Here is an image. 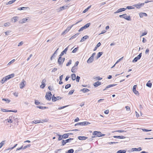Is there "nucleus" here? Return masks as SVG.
Wrapping results in <instances>:
<instances>
[{
	"label": "nucleus",
	"mask_w": 153,
	"mask_h": 153,
	"mask_svg": "<svg viewBox=\"0 0 153 153\" xmlns=\"http://www.w3.org/2000/svg\"><path fill=\"white\" fill-rule=\"evenodd\" d=\"M82 20L77 22L75 24L72 25L71 26L68 27L62 33L61 35H64L66 34L71 29L72 27L74 25H76L81 21Z\"/></svg>",
	"instance_id": "1"
},
{
	"label": "nucleus",
	"mask_w": 153,
	"mask_h": 153,
	"mask_svg": "<svg viewBox=\"0 0 153 153\" xmlns=\"http://www.w3.org/2000/svg\"><path fill=\"white\" fill-rule=\"evenodd\" d=\"M92 134L95 135L96 137H98L104 136L105 135V134H102L100 131H94Z\"/></svg>",
	"instance_id": "2"
},
{
	"label": "nucleus",
	"mask_w": 153,
	"mask_h": 153,
	"mask_svg": "<svg viewBox=\"0 0 153 153\" xmlns=\"http://www.w3.org/2000/svg\"><path fill=\"white\" fill-rule=\"evenodd\" d=\"M52 95L51 91H49L48 92H47L45 96V98L46 100L48 101H50L52 98Z\"/></svg>",
	"instance_id": "3"
},
{
	"label": "nucleus",
	"mask_w": 153,
	"mask_h": 153,
	"mask_svg": "<svg viewBox=\"0 0 153 153\" xmlns=\"http://www.w3.org/2000/svg\"><path fill=\"white\" fill-rule=\"evenodd\" d=\"M91 123L88 121H84L82 122L78 123L75 124L74 126H76L78 125L82 126H86L90 124Z\"/></svg>",
	"instance_id": "4"
},
{
	"label": "nucleus",
	"mask_w": 153,
	"mask_h": 153,
	"mask_svg": "<svg viewBox=\"0 0 153 153\" xmlns=\"http://www.w3.org/2000/svg\"><path fill=\"white\" fill-rule=\"evenodd\" d=\"M91 25V23H88L84 25V26L82 27L79 30V32H80L88 28V27H89V26Z\"/></svg>",
	"instance_id": "5"
},
{
	"label": "nucleus",
	"mask_w": 153,
	"mask_h": 153,
	"mask_svg": "<svg viewBox=\"0 0 153 153\" xmlns=\"http://www.w3.org/2000/svg\"><path fill=\"white\" fill-rule=\"evenodd\" d=\"M142 56V53H140L137 56L134 58L132 61V62L134 63L137 62L138 60L141 58Z\"/></svg>",
	"instance_id": "6"
},
{
	"label": "nucleus",
	"mask_w": 153,
	"mask_h": 153,
	"mask_svg": "<svg viewBox=\"0 0 153 153\" xmlns=\"http://www.w3.org/2000/svg\"><path fill=\"white\" fill-rule=\"evenodd\" d=\"M145 3H138L137 4H135L133 5V6L136 7L137 9H140L141 7L143 6Z\"/></svg>",
	"instance_id": "7"
},
{
	"label": "nucleus",
	"mask_w": 153,
	"mask_h": 153,
	"mask_svg": "<svg viewBox=\"0 0 153 153\" xmlns=\"http://www.w3.org/2000/svg\"><path fill=\"white\" fill-rule=\"evenodd\" d=\"M62 98V97L59 96H57L56 97H55L54 96V94L52 97V100L53 102H55L57 100H61Z\"/></svg>",
	"instance_id": "8"
},
{
	"label": "nucleus",
	"mask_w": 153,
	"mask_h": 153,
	"mask_svg": "<svg viewBox=\"0 0 153 153\" xmlns=\"http://www.w3.org/2000/svg\"><path fill=\"white\" fill-rule=\"evenodd\" d=\"M29 20H30L29 17L23 18L22 20L19 21V24H22L28 22Z\"/></svg>",
	"instance_id": "9"
},
{
	"label": "nucleus",
	"mask_w": 153,
	"mask_h": 153,
	"mask_svg": "<svg viewBox=\"0 0 153 153\" xmlns=\"http://www.w3.org/2000/svg\"><path fill=\"white\" fill-rule=\"evenodd\" d=\"M1 110L2 111L4 112H13L14 113H16L17 111V110H8L4 108H1Z\"/></svg>",
	"instance_id": "10"
},
{
	"label": "nucleus",
	"mask_w": 153,
	"mask_h": 153,
	"mask_svg": "<svg viewBox=\"0 0 153 153\" xmlns=\"http://www.w3.org/2000/svg\"><path fill=\"white\" fill-rule=\"evenodd\" d=\"M15 74H9L7 76L4 77L6 81L9 80L11 78H12L14 76Z\"/></svg>",
	"instance_id": "11"
},
{
	"label": "nucleus",
	"mask_w": 153,
	"mask_h": 153,
	"mask_svg": "<svg viewBox=\"0 0 153 153\" xmlns=\"http://www.w3.org/2000/svg\"><path fill=\"white\" fill-rule=\"evenodd\" d=\"M26 81L23 80L20 84V88L21 89L23 88L25 85Z\"/></svg>",
	"instance_id": "12"
},
{
	"label": "nucleus",
	"mask_w": 153,
	"mask_h": 153,
	"mask_svg": "<svg viewBox=\"0 0 153 153\" xmlns=\"http://www.w3.org/2000/svg\"><path fill=\"white\" fill-rule=\"evenodd\" d=\"M62 56L59 55L57 60V62L59 65H62L63 64L62 60Z\"/></svg>",
	"instance_id": "13"
},
{
	"label": "nucleus",
	"mask_w": 153,
	"mask_h": 153,
	"mask_svg": "<svg viewBox=\"0 0 153 153\" xmlns=\"http://www.w3.org/2000/svg\"><path fill=\"white\" fill-rule=\"evenodd\" d=\"M126 10V9L124 8H120L117 10L116 12L114 13L116 14L118 13L121 12L123 11H125Z\"/></svg>",
	"instance_id": "14"
},
{
	"label": "nucleus",
	"mask_w": 153,
	"mask_h": 153,
	"mask_svg": "<svg viewBox=\"0 0 153 153\" xmlns=\"http://www.w3.org/2000/svg\"><path fill=\"white\" fill-rule=\"evenodd\" d=\"M94 60V58L92 57V56H90L87 61V63L89 64L93 62Z\"/></svg>",
	"instance_id": "15"
},
{
	"label": "nucleus",
	"mask_w": 153,
	"mask_h": 153,
	"mask_svg": "<svg viewBox=\"0 0 153 153\" xmlns=\"http://www.w3.org/2000/svg\"><path fill=\"white\" fill-rule=\"evenodd\" d=\"M101 85V82L99 81L95 82L93 84L95 88Z\"/></svg>",
	"instance_id": "16"
},
{
	"label": "nucleus",
	"mask_w": 153,
	"mask_h": 153,
	"mask_svg": "<svg viewBox=\"0 0 153 153\" xmlns=\"http://www.w3.org/2000/svg\"><path fill=\"white\" fill-rule=\"evenodd\" d=\"M142 149L141 147H139L138 148H133L131 149V151L132 152L134 151H140L142 150Z\"/></svg>",
	"instance_id": "17"
},
{
	"label": "nucleus",
	"mask_w": 153,
	"mask_h": 153,
	"mask_svg": "<svg viewBox=\"0 0 153 153\" xmlns=\"http://www.w3.org/2000/svg\"><path fill=\"white\" fill-rule=\"evenodd\" d=\"M68 48V47H66L63 51H62L60 54V56H63L64 54L65 53H66V52L67 51Z\"/></svg>",
	"instance_id": "18"
},
{
	"label": "nucleus",
	"mask_w": 153,
	"mask_h": 153,
	"mask_svg": "<svg viewBox=\"0 0 153 153\" xmlns=\"http://www.w3.org/2000/svg\"><path fill=\"white\" fill-rule=\"evenodd\" d=\"M117 85V84H116L109 85H108V86H107L105 87V88L103 90V91H104L105 90H106L108 88H111V87H114V86H115L116 85Z\"/></svg>",
	"instance_id": "19"
},
{
	"label": "nucleus",
	"mask_w": 153,
	"mask_h": 153,
	"mask_svg": "<svg viewBox=\"0 0 153 153\" xmlns=\"http://www.w3.org/2000/svg\"><path fill=\"white\" fill-rule=\"evenodd\" d=\"M78 138L80 140H85L88 138V137L85 136H79L78 137Z\"/></svg>",
	"instance_id": "20"
},
{
	"label": "nucleus",
	"mask_w": 153,
	"mask_h": 153,
	"mask_svg": "<svg viewBox=\"0 0 153 153\" xmlns=\"http://www.w3.org/2000/svg\"><path fill=\"white\" fill-rule=\"evenodd\" d=\"M123 18L127 21H131V16H127L126 14V16H124Z\"/></svg>",
	"instance_id": "21"
},
{
	"label": "nucleus",
	"mask_w": 153,
	"mask_h": 153,
	"mask_svg": "<svg viewBox=\"0 0 153 153\" xmlns=\"http://www.w3.org/2000/svg\"><path fill=\"white\" fill-rule=\"evenodd\" d=\"M139 15L140 18H143V16H148L147 14L145 13H140Z\"/></svg>",
	"instance_id": "22"
},
{
	"label": "nucleus",
	"mask_w": 153,
	"mask_h": 153,
	"mask_svg": "<svg viewBox=\"0 0 153 153\" xmlns=\"http://www.w3.org/2000/svg\"><path fill=\"white\" fill-rule=\"evenodd\" d=\"M89 36L88 35H85L81 39L80 42H83L85 40H86L88 38Z\"/></svg>",
	"instance_id": "23"
},
{
	"label": "nucleus",
	"mask_w": 153,
	"mask_h": 153,
	"mask_svg": "<svg viewBox=\"0 0 153 153\" xmlns=\"http://www.w3.org/2000/svg\"><path fill=\"white\" fill-rule=\"evenodd\" d=\"M28 9H29V7H19L17 8V10H25Z\"/></svg>",
	"instance_id": "24"
},
{
	"label": "nucleus",
	"mask_w": 153,
	"mask_h": 153,
	"mask_svg": "<svg viewBox=\"0 0 153 153\" xmlns=\"http://www.w3.org/2000/svg\"><path fill=\"white\" fill-rule=\"evenodd\" d=\"M89 90L87 88H83L80 90V91L82 92L83 93H86L89 91Z\"/></svg>",
	"instance_id": "25"
},
{
	"label": "nucleus",
	"mask_w": 153,
	"mask_h": 153,
	"mask_svg": "<svg viewBox=\"0 0 153 153\" xmlns=\"http://www.w3.org/2000/svg\"><path fill=\"white\" fill-rule=\"evenodd\" d=\"M69 7L67 5H64L63 6L60 7V10H62L65 9H67Z\"/></svg>",
	"instance_id": "26"
},
{
	"label": "nucleus",
	"mask_w": 153,
	"mask_h": 153,
	"mask_svg": "<svg viewBox=\"0 0 153 153\" xmlns=\"http://www.w3.org/2000/svg\"><path fill=\"white\" fill-rule=\"evenodd\" d=\"M34 103H35V104L36 105H38L39 104L43 105H45V104H43V103H41L40 102H39L38 100H35Z\"/></svg>",
	"instance_id": "27"
},
{
	"label": "nucleus",
	"mask_w": 153,
	"mask_h": 153,
	"mask_svg": "<svg viewBox=\"0 0 153 153\" xmlns=\"http://www.w3.org/2000/svg\"><path fill=\"white\" fill-rule=\"evenodd\" d=\"M146 86L149 88H151L152 86V83L150 82V81H149L146 84Z\"/></svg>",
	"instance_id": "28"
},
{
	"label": "nucleus",
	"mask_w": 153,
	"mask_h": 153,
	"mask_svg": "<svg viewBox=\"0 0 153 153\" xmlns=\"http://www.w3.org/2000/svg\"><path fill=\"white\" fill-rule=\"evenodd\" d=\"M103 53L102 52H99L97 54V56L96 57V59H98L100 57L101 55L103 54Z\"/></svg>",
	"instance_id": "29"
},
{
	"label": "nucleus",
	"mask_w": 153,
	"mask_h": 153,
	"mask_svg": "<svg viewBox=\"0 0 153 153\" xmlns=\"http://www.w3.org/2000/svg\"><path fill=\"white\" fill-rule=\"evenodd\" d=\"M71 79H72V80L73 81L75 80L76 79V74L74 73L72 74L71 75Z\"/></svg>",
	"instance_id": "30"
},
{
	"label": "nucleus",
	"mask_w": 153,
	"mask_h": 153,
	"mask_svg": "<svg viewBox=\"0 0 153 153\" xmlns=\"http://www.w3.org/2000/svg\"><path fill=\"white\" fill-rule=\"evenodd\" d=\"M56 136H58V141H60V140H63L62 139L63 138V137H62V135H60V134H57L56 135Z\"/></svg>",
	"instance_id": "31"
},
{
	"label": "nucleus",
	"mask_w": 153,
	"mask_h": 153,
	"mask_svg": "<svg viewBox=\"0 0 153 153\" xmlns=\"http://www.w3.org/2000/svg\"><path fill=\"white\" fill-rule=\"evenodd\" d=\"M36 107L40 109H43L48 108V107L46 106H37Z\"/></svg>",
	"instance_id": "32"
},
{
	"label": "nucleus",
	"mask_w": 153,
	"mask_h": 153,
	"mask_svg": "<svg viewBox=\"0 0 153 153\" xmlns=\"http://www.w3.org/2000/svg\"><path fill=\"white\" fill-rule=\"evenodd\" d=\"M19 18V17L16 16L15 17H14L12 18V20H14V22H16L18 20Z\"/></svg>",
	"instance_id": "33"
},
{
	"label": "nucleus",
	"mask_w": 153,
	"mask_h": 153,
	"mask_svg": "<svg viewBox=\"0 0 153 153\" xmlns=\"http://www.w3.org/2000/svg\"><path fill=\"white\" fill-rule=\"evenodd\" d=\"M63 139H65L68 137V135L67 133L62 135Z\"/></svg>",
	"instance_id": "34"
},
{
	"label": "nucleus",
	"mask_w": 153,
	"mask_h": 153,
	"mask_svg": "<svg viewBox=\"0 0 153 153\" xmlns=\"http://www.w3.org/2000/svg\"><path fill=\"white\" fill-rule=\"evenodd\" d=\"M126 151L125 150H120L118 151L116 153H126Z\"/></svg>",
	"instance_id": "35"
},
{
	"label": "nucleus",
	"mask_w": 153,
	"mask_h": 153,
	"mask_svg": "<svg viewBox=\"0 0 153 153\" xmlns=\"http://www.w3.org/2000/svg\"><path fill=\"white\" fill-rule=\"evenodd\" d=\"M32 123L36 124L37 123H42V122H41V120H34V121H33L32 122Z\"/></svg>",
	"instance_id": "36"
},
{
	"label": "nucleus",
	"mask_w": 153,
	"mask_h": 153,
	"mask_svg": "<svg viewBox=\"0 0 153 153\" xmlns=\"http://www.w3.org/2000/svg\"><path fill=\"white\" fill-rule=\"evenodd\" d=\"M79 33H77L76 34H75L74 36H72L71 38L69 40L73 39L75 38H76L77 36L79 34Z\"/></svg>",
	"instance_id": "37"
},
{
	"label": "nucleus",
	"mask_w": 153,
	"mask_h": 153,
	"mask_svg": "<svg viewBox=\"0 0 153 153\" xmlns=\"http://www.w3.org/2000/svg\"><path fill=\"white\" fill-rule=\"evenodd\" d=\"M2 100L3 101H6L7 103H9L11 101L10 100H9L7 98H3L2 99Z\"/></svg>",
	"instance_id": "38"
},
{
	"label": "nucleus",
	"mask_w": 153,
	"mask_h": 153,
	"mask_svg": "<svg viewBox=\"0 0 153 153\" xmlns=\"http://www.w3.org/2000/svg\"><path fill=\"white\" fill-rule=\"evenodd\" d=\"M91 6L90 5L86 9H85V10H84L82 13H86L87 11H88V10L91 7Z\"/></svg>",
	"instance_id": "39"
},
{
	"label": "nucleus",
	"mask_w": 153,
	"mask_h": 153,
	"mask_svg": "<svg viewBox=\"0 0 153 153\" xmlns=\"http://www.w3.org/2000/svg\"><path fill=\"white\" fill-rule=\"evenodd\" d=\"M12 116H10L9 117V119H7V122L10 123H12L13 121L12 120Z\"/></svg>",
	"instance_id": "40"
},
{
	"label": "nucleus",
	"mask_w": 153,
	"mask_h": 153,
	"mask_svg": "<svg viewBox=\"0 0 153 153\" xmlns=\"http://www.w3.org/2000/svg\"><path fill=\"white\" fill-rule=\"evenodd\" d=\"M16 0H12L9 1L7 4L6 5L10 4L14 2H15Z\"/></svg>",
	"instance_id": "41"
},
{
	"label": "nucleus",
	"mask_w": 153,
	"mask_h": 153,
	"mask_svg": "<svg viewBox=\"0 0 153 153\" xmlns=\"http://www.w3.org/2000/svg\"><path fill=\"white\" fill-rule=\"evenodd\" d=\"M74 152V150L73 149H71L68 150L66 152V153H73Z\"/></svg>",
	"instance_id": "42"
},
{
	"label": "nucleus",
	"mask_w": 153,
	"mask_h": 153,
	"mask_svg": "<svg viewBox=\"0 0 153 153\" xmlns=\"http://www.w3.org/2000/svg\"><path fill=\"white\" fill-rule=\"evenodd\" d=\"M133 6H128L126 7V8H125V9H126V10L127 9L130 10V9H134V7H133Z\"/></svg>",
	"instance_id": "43"
},
{
	"label": "nucleus",
	"mask_w": 153,
	"mask_h": 153,
	"mask_svg": "<svg viewBox=\"0 0 153 153\" xmlns=\"http://www.w3.org/2000/svg\"><path fill=\"white\" fill-rule=\"evenodd\" d=\"M6 81H7L6 79L4 77L0 81V82L3 84H4Z\"/></svg>",
	"instance_id": "44"
},
{
	"label": "nucleus",
	"mask_w": 153,
	"mask_h": 153,
	"mask_svg": "<svg viewBox=\"0 0 153 153\" xmlns=\"http://www.w3.org/2000/svg\"><path fill=\"white\" fill-rule=\"evenodd\" d=\"M45 86V83H44L43 82H42V85L40 86V88L42 89H43L44 88Z\"/></svg>",
	"instance_id": "45"
},
{
	"label": "nucleus",
	"mask_w": 153,
	"mask_h": 153,
	"mask_svg": "<svg viewBox=\"0 0 153 153\" xmlns=\"http://www.w3.org/2000/svg\"><path fill=\"white\" fill-rule=\"evenodd\" d=\"M62 145L61 146H64L67 143L65 140H63L62 141Z\"/></svg>",
	"instance_id": "46"
},
{
	"label": "nucleus",
	"mask_w": 153,
	"mask_h": 153,
	"mask_svg": "<svg viewBox=\"0 0 153 153\" xmlns=\"http://www.w3.org/2000/svg\"><path fill=\"white\" fill-rule=\"evenodd\" d=\"M71 85L70 84H68L66 85L65 86V89H68V88L71 87Z\"/></svg>",
	"instance_id": "47"
},
{
	"label": "nucleus",
	"mask_w": 153,
	"mask_h": 153,
	"mask_svg": "<svg viewBox=\"0 0 153 153\" xmlns=\"http://www.w3.org/2000/svg\"><path fill=\"white\" fill-rule=\"evenodd\" d=\"M74 139L73 138H69V139L66 140H65L67 143H70L71 141V140H73Z\"/></svg>",
	"instance_id": "48"
},
{
	"label": "nucleus",
	"mask_w": 153,
	"mask_h": 153,
	"mask_svg": "<svg viewBox=\"0 0 153 153\" xmlns=\"http://www.w3.org/2000/svg\"><path fill=\"white\" fill-rule=\"evenodd\" d=\"M5 140L2 141L1 143H0V149L1 148L3 145L4 144Z\"/></svg>",
	"instance_id": "49"
},
{
	"label": "nucleus",
	"mask_w": 153,
	"mask_h": 153,
	"mask_svg": "<svg viewBox=\"0 0 153 153\" xmlns=\"http://www.w3.org/2000/svg\"><path fill=\"white\" fill-rule=\"evenodd\" d=\"M79 49V47H77L76 48H75L72 51V53H75L76 51L78 50Z\"/></svg>",
	"instance_id": "50"
},
{
	"label": "nucleus",
	"mask_w": 153,
	"mask_h": 153,
	"mask_svg": "<svg viewBox=\"0 0 153 153\" xmlns=\"http://www.w3.org/2000/svg\"><path fill=\"white\" fill-rule=\"evenodd\" d=\"M141 129L143 130V131L144 132H149V131H152V130L151 129H147L145 128H142Z\"/></svg>",
	"instance_id": "51"
},
{
	"label": "nucleus",
	"mask_w": 153,
	"mask_h": 153,
	"mask_svg": "<svg viewBox=\"0 0 153 153\" xmlns=\"http://www.w3.org/2000/svg\"><path fill=\"white\" fill-rule=\"evenodd\" d=\"M69 106V105H65V106H62V107H59L58 108V109L59 110H60V109L64 108H66V107H68Z\"/></svg>",
	"instance_id": "52"
},
{
	"label": "nucleus",
	"mask_w": 153,
	"mask_h": 153,
	"mask_svg": "<svg viewBox=\"0 0 153 153\" xmlns=\"http://www.w3.org/2000/svg\"><path fill=\"white\" fill-rule=\"evenodd\" d=\"M72 62V60L71 59H70L69 60V62L66 64V65L67 66H69L71 64Z\"/></svg>",
	"instance_id": "53"
},
{
	"label": "nucleus",
	"mask_w": 153,
	"mask_h": 153,
	"mask_svg": "<svg viewBox=\"0 0 153 153\" xmlns=\"http://www.w3.org/2000/svg\"><path fill=\"white\" fill-rule=\"evenodd\" d=\"M75 90L74 89H73L72 90H71L68 93V95H71L73 94L74 92V91Z\"/></svg>",
	"instance_id": "54"
},
{
	"label": "nucleus",
	"mask_w": 153,
	"mask_h": 153,
	"mask_svg": "<svg viewBox=\"0 0 153 153\" xmlns=\"http://www.w3.org/2000/svg\"><path fill=\"white\" fill-rule=\"evenodd\" d=\"M75 68L74 66L72 67V69H71V71L72 73H76V71H75Z\"/></svg>",
	"instance_id": "55"
},
{
	"label": "nucleus",
	"mask_w": 153,
	"mask_h": 153,
	"mask_svg": "<svg viewBox=\"0 0 153 153\" xmlns=\"http://www.w3.org/2000/svg\"><path fill=\"white\" fill-rule=\"evenodd\" d=\"M134 93L136 95H139V93L138 92V91H137L136 90H134V91H133Z\"/></svg>",
	"instance_id": "56"
},
{
	"label": "nucleus",
	"mask_w": 153,
	"mask_h": 153,
	"mask_svg": "<svg viewBox=\"0 0 153 153\" xmlns=\"http://www.w3.org/2000/svg\"><path fill=\"white\" fill-rule=\"evenodd\" d=\"M115 131L118 132H126V131L122 130H118Z\"/></svg>",
	"instance_id": "57"
},
{
	"label": "nucleus",
	"mask_w": 153,
	"mask_h": 153,
	"mask_svg": "<svg viewBox=\"0 0 153 153\" xmlns=\"http://www.w3.org/2000/svg\"><path fill=\"white\" fill-rule=\"evenodd\" d=\"M31 146V145L30 144H28L27 145H26L24 147L23 149H25L27 148L30 147Z\"/></svg>",
	"instance_id": "58"
},
{
	"label": "nucleus",
	"mask_w": 153,
	"mask_h": 153,
	"mask_svg": "<svg viewBox=\"0 0 153 153\" xmlns=\"http://www.w3.org/2000/svg\"><path fill=\"white\" fill-rule=\"evenodd\" d=\"M80 79V77L79 76H77L76 77V82H79V81Z\"/></svg>",
	"instance_id": "59"
},
{
	"label": "nucleus",
	"mask_w": 153,
	"mask_h": 153,
	"mask_svg": "<svg viewBox=\"0 0 153 153\" xmlns=\"http://www.w3.org/2000/svg\"><path fill=\"white\" fill-rule=\"evenodd\" d=\"M124 57L123 56L121 58H120V59H119L118 60H117V62H116V64H117V63H118V62H119L120 61L122 60H123V58Z\"/></svg>",
	"instance_id": "60"
},
{
	"label": "nucleus",
	"mask_w": 153,
	"mask_h": 153,
	"mask_svg": "<svg viewBox=\"0 0 153 153\" xmlns=\"http://www.w3.org/2000/svg\"><path fill=\"white\" fill-rule=\"evenodd\" d=\"M147 33V31H145V32L141 34V36H144L146 35Z\"/></svg>",
	"instance_id": "61"
},
{
	"label": "nucleus",
	"mask_w": 153,
	"mask_h": 153,
	"mask_svg": "<svg viewBox=\"0 0 153 153\" xmlns=\"http://www.w3.org/2000/svg\"><path fill=\"white\" fill-rule=\"evenodd\" d=\"M10 25V23L9 22H7L4 24V26L5 27L9 26Z\"/></svg>",
	"instance_id": "62"
},
{
	"label": "nucleus",
	"mask_w": 153,
	"mask_h": 153,
	"mask_svg": "<svg viewBox=\"0 0 153 153\" xmlns=\"http://www.w3.org/2000/svg\"><path fill=\"white\" fill-rule=\"evenodd\" d=\"M15 61V60L14 59L12 60L11 61L9 62V63L7 65H10L12 63H13Z\"/></svg>",
	"instance_id": "63"
},
{
	"label": "nucleus",
	"mask_w": 153,
	"mask_h": 153,
	"mask_svg": "<svg viewBox=\"0 0 153 153\" xmlns=\"http://www.w3.org/2000/svg\"><path fill=\"white\" fill-rule=\"evenodd\" d=\"M79 63V62L78 61L76 62L75 63L74 65V66L75 67L77 66Z\"/></svg>",
	"instance_id": "64"
}]
</instances>
